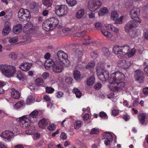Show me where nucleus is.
Returning a JSON list of instances; mask_svg holds the SVG:
<instances>
[{
	"label": "nucleus",
	"mask_w": 148,
	"mask_h": 148,
	"mask_svg": "<svg viewBox=\"0 0 148 148\" xmlns=\"http://www.w3.org/2000/svg\"><path fill=\"white\" fill-rule=\"evenodd\" d=\"M96 72L99 79L102 81H106L108 79L110 84L109 88L112 91H116L122 90L125 86L124 81L125 79V75L119 71H116L112 73L109 78V73L105 71L101 67L98 66Z\"/></svg>",
	"instance_id": "1"
},
{
	"label": "nucleus",
	"mask_w": 148,
	"mask_h": 148,
	"mask_svg": "<svg viewBox=\"0 0 148 148\" xmlns=\"http://www.w3.org/2000/svg\"><path fill=\"white\" fill-rule=\"evenodd\" d=\"M0 71L8 77H12L16 72V67L14 66L7 64H0Z\"/></svg>",
	"instance_id": "2"
},
{
	"label": "nucleus",
	"mask_w": 148,
	"mask_h": 148,
	"mask_svg": "<svg viewBox=\"0 0 148 148\" xmlns=\"http://www.w3.org/2000/svg\"><path fill=\"white\" fill-rule=\"evenodd\" d=\"M19 20L21 21H28L31 17L30 12L27 9L21 8L18 13Z\"/></svg>",
	"instance_id": "3"
},
{
	"label": "nucleus",
	"mask_w": 148,
	"mask_h": 148,
	"mask_svg": "<svg viewBox=\"0 0 148 148\" xmlns=\"http://www.w3.org/2000/svg\"><path fill=\"white\" fill-rule=\"evenodd\" d=\"M16 120L20 126L23 128L28 127L30 126L31 123H32V121L29 119L28 115L22 116L17 119Z\"/></svg>",
	"instance_id": "4"
},
{
	"label": "nucleus",
	"mask_w": 148,
	"mask_h": 148,
	"mask_svg": "<svg viewBox=\"0 0 148 148\" xmlns=\"http://www.w3.org/2000/svg\"><path fill=\"white\" fill-rule=\"evenodd\" d=\"M101 2L99 0H90L88 2V8L91 11H94L101 7Z\"/></svg>",
	"instance_id": "5"
},
{
	"label": "nucleus",
	"mask_w": 148,
	"mask_h": 148,
	"mask_svg": "<svg viewBox=\"0 0 148 148\" xmlns=\"http://www.w3.org/2000/svg\"><path fill=\"white\" fill-rule=\"evenodd\" d=\"M68 9L67 6L64 5H57L55 8V12L60 16L66 15L68 12Z\"/></svg>",
	"instance_id": "6"
},
{
	"label": "nucleus",
	"mask_w": 148,
	"mask_h": 148,
	"mask_svg": "<svg viewBox=\"0 0 148 148\" xmlns=\"http://www.w3.org/2000/svg\"><path fill=\"white\" fill-rule=\"evenodd\" d=\"M57 56L60 62H62L64 64L68 65L69 64V61L67 59L68 55L63 51H60L58 52Z\"/></svg>",
	"instance_id": "7"
},
{
	"label": "nucleus",
	"mask_w": 148,
	"mask_h": 148,
	"mask_svg": "<svg viewBox=\"0 0 148 148\" xmlns=\"http://www.w3.org/2000/svg\"><path fill=\"white\" fill-rule=\"evenodd\" d=\"M140 9L136 7L132 9L130 12V15L132 19L136 18L137 19V21L139 23L141 22V20L140 19L138 15L139 14Z\"/></svg>",
	"instance_id": "8"
},
{
	"label": "nucleus",
	"mask_w": 148,
	"mask_h": 148,
	"mask_svg": "<svg viewBox=\"0 0 148 148\" xmlns=\"http://www.w3.org/2000/svg\"><path fill=\"white\" fill-rule=\"evenodd\" d=\"M137 20V19L130 21L125 25L124 28L126 32H129V29H132L137 27L138 24Z\"/></svg>",
	"instance_id": "9"
},
{
	"label": "nucleus",
	"mask_w": 148,
	"mask_h": 148,
	"mask_svg": "<svg viewBox=\"0 0 148 148\" xmlns=\"http://www.w3.org/2000/svg\"><path fill=\"white\" fill-rule=\"evenodd\" d=\"M63 63L57 60L56 61L53 66V71L56 73L61 72L64 69Z\"/></svg>",
	"instance_id": "10"
},
{
	"label": "nucleus",
	"mask_w": 148,
	"mask_h": 148,
	"mask_svg": "<svg viewBox=\"0 0 148 148\" xmlns=\"http://www.w3.org/2000/svg\"><path fill=\"white\" fill-rule=\"evenodd\" d=\"M14 135V134L12 131L6 130L2 133L1 136L4 141H7L13 137Z\"/></svg>",
	"instance_id": "11"
},
{
	"label": "nucleus",
	"mask_w": 148,
	"mask_h": 148,
	"mask_svg": "<svg viewBox=\"0 0 148 148\" xmlns=\"http://www.w3.org/2000/svg\"><path fill=\"white\" fill-rule=\"evenodd\" d=\"M34 29L33 24L31 22H28L23 27V31L25 33L29 34L33 32Z\"/></svg>",
	"instance_id": "12"
},
{
	"label": "nucleus",
	"mask_w": 148,
	"mask_h": 148,
	"mask_svg": "<svg viewBox=\"0 0 148 148\" xmlns=\"http://www.w3.org/2000/svg\"><path fill=\"white\" fill-rule=\"evenodd\" d=\"M103 136L104 139H105L104 142L106 145H108L112 142L113 137L112 135L109 132H106L103 134Z\"/></svg>",
	"instance_id": "13"
},
{
	"label": "nucleus",
	"mask_w": 148,
	"mask_h": 148,
	"mask_svg": "<svg viewBox=\"0 0 148 148\" xmlns=\"http://www.w3.org/2000/svg\"><path fill=\"white\" fill-rule=\"evenodd\" d=\"M38 112L36 110H35L32 112L28 116L29 119L32 123H34L37 121L38 119L37 115Z\"/></svg>",
	"instance_id": "14"
},
{
	"label": "nucleus",
	"mask_w": 148,
	"mask_h": 148,
	"mask_svg": "<svg viewBox=\"0 0 148 148\" xmlns=\"http://www.w3.org/2000/svg\"><path fill=\"white\" fill-rule=\"evenodd\" d=\"M32 65L31 63L25 62L22 63L19 66V68L22 71H26L30 69Z\"/></svg>",
	"instance_id": "15"
},
{
	"label": "nucleus",
	"mask_w": 148,
	"mask_h": 148,
	"mask_svg": "<svg viewBox=\"0 0 148 148\" xmlns=\"http://www.w3.org/2000/svg\"><path fill=\"white\" fill-rule=\"evenodd\" d=\"M48 20L51 25L52 27H53V29L56 27L59 23L58 20L55 17H51L48 19Z\"/></svg>",
	"instance_id": "16"
},
{
	"label": "nucleus",
	"mask_w": 148,
	"mask_h": 148,
	"mask_svg": "<svg viewBox=\"0 0 148 148\" xmlns=\"http://www.w3.org/2000/svg\"><path fill=\"white\" fill-rule=\"evenodd\" d=\"M15 76L19 80L22 81L25 80L27 79V76L20 71H17L16 73Z\"/></svg>",
	"instance_id": "17"
},
{
	"label": "nucleus",
	"mask_w": 148,
	"mask_h": 148,
	"mask_svg": "<svg viewBox=\"0 0 148 148\" xmlns=\"http://www.w3.org/2000/svg\"><path fill=\"white\" fill-rule=\"evenodd\" d=\"M42 26L43 29L47 31H48L50 30L53 29V27H52V26H51V25H50L48 19L44 22Z\"/></svg>",
	"instance_id": "18"
},
{
	"label": "nucleus",
	"mask_w": 148,
	"mask_h": 148,
	"mask_svg": "<svg viewBox=\"0 0 148 148\" xmlns=\"http://www.w3.org/2000/svg\"><path fill=\"white\" fill-rule=\"evenodd\" d=\"M11 96L13 98L17 99L20 96V93L19 92L15 90L14 88H12L10 90Z\"/></svg>",
	"instance_id": "19"
},
{
	"label": "nucleus",
	"mask_w": 148,
	"mask_h": 148,
	"mask_svg": "<svg viewBox=\"0 0 148 148\" xmlns=\"http://www.w3.org/2000/svg\"><path fill=\"white\" fill-rule=\"evenodd\" d=\"M11 28L10 24L8 22L5 23V25L3 29L2 34L3 35L5 36L7 35L10 32Z\"/></svg>",
	"instance_id": "20"
},
{
	"label": "nucleus",
	"mask_w": 148,
	"mask_h": 148,
	"mask_svg": "<svg viewBox=\"0 0 148 148\" xmlns=\"http://www.w3.org/2000/svg\"><path fill=\"white\" fill-rule=\"evenodd\" d=\"M85 14V11L84 9H81L77 11L75 14V17L78 19L82 18Z\"/></svg>",
	"instance_id": "21"
},
{
	"label": "nucleus",
	"mask_w": 148,
	"mask_h": 148,
	"mask_svg": "<svg viewBox=\"0 0 148 148\" xmlns=\"http://www.w3.org/2000/svg\"><path fill=\"white\" fill-rule=\"evenodd\" d=\"M48 124L47 121L44 118L40 120L38 123L39 127L41 128H45Z\"/></svg>",
	"instance_id": "22"
},
{
	"label": "nucleus",
	"mask_w": 148,
	"mask_h": 148,
	"mask_svg": "<svg viewBox=\"0 0 148 148\" xmlns=\"http://www.w3.org/2000/svg\"><path fill=\"white\" fill-rule=\"evenodd\" d=\"M130 48L127 45L121 47V54L124 55L127 54L129 52Z\"/></svg>",
	"instance_id": "23"
},
{
	"label": "nucleus",
	"mask_w": 148,
	"mask_h": 148,
	"mask_svg": "<svg viewBox=\"0 0 148 148\" xmlns=\"http://www.w3.org/2000/svg\"><path fill=\"white\" fill-rule=\"evenodd\" d=\"M22 26L21 24H18L13 27V32L15 34H18L21 31Z\"/></svg>",
	"instance_id": "24"
},
{
	"label": "nucleus",
	"mask_w": 148,
	"mask_h": 148,
	"mask_svg": "<svg viewBox=\"0 0 148 148\" xmlns=\"http://www.w3.org/2000/svg\"><path fill=\"white\" fill-rule=\"evenodd\" d=\"M53 62L51 59H47L44 63V65L46 69H48L53 65Z\"/></svg>",
	"instance_id": "25"
},
{
	"label": "nucleus",
	"mask_w": 148,
	"mask_h": 148,
	"mask_svg": "<svg viewBox=\"0 0 148 148\" xmlns=\"http://www.w3.org/2000/svg\"><path fill=\"white\" fill-rule=\"evenodd\" d=\"M121 66L125 68H128L131 64L132 63L130 61L123 60L121 61Z\"/></svg>",
	"instance_id": "26"
},
{
	"label": "nucleus",
	"mask_w": 148,
	"mask_h": 148,
	"mask_svg": "<svg viewBox=\"0 0 148 148\" xmlns=\"http://www.w3.org/2000/svg\"><path fill=\"white\" fill-rule=\"evenodd\" d=\"M95 79L93 75L90 76L87 79L86 84L88 86H91L95 82Z\"/></svg>",
	"instance_id": "27"
},
{
	"label": "nucleus",
	"mask_w": 148,
	"mask_h": 148,
	"mask_svg": "<svg viewBox=\"0 0 148 148\" xmlns=\"http://www.w3.org/2000/svg\"><path fill=\"white\" fill-rule=\"evenodd\" d=\"M53 2V0H42V4L47 8L51 7Z\"/></svg>",
	"instance_id": "28"
},
{
	"label": "nucleus",
	"mask_w": 148,
	"mask_h": 148,
	"mask_svg": "<svg viewBox=\"0 0 148 148\" xmlns=\"http://www.w3.org/2000/svg\"><path fill=\"white\" fill-rule=\"evenodd\" d=\"M145 118L146 114H145L142 113L139 115L138 116V118L140 123L142 125L144 124L145 123Z\"/></svg>",
	"instance_id": "29"
},
{
	"label": "nucleus",
	"mask_w": 148,
	"mask_h": 148,
	"mask_svg": "<svg viewBox=\"0 0 148 148\" xmlns=\"http://www.w3.org/2000/svg\"><path fill=\"white\" fill-rule=\"evenodd\" d=\"M113 52L116 54H121V47L115 46L113 48Z\"/></svg>",
	"instance_id": "30"
},
{
	"label": "nucleus",
	"mask_w": 148,
	"mask_h": 148,
	"mask_svg": "<svg viewBox=\"0 0 148 148\" xmlns=\"http://www.w3.org/2000/svg\"><path fill=\"white\" fill-rule=\"evenodd\" d=\"M108 10L107 8L104 7L101 8L98 12V14L100 16H103L108 13Z\"/></svg>",
	"instance_id": "31"
},
{
	"label": "nucleus",
	"mask_w": 148,
	"mask_h": 148,
	"mask_svg": "<svg viewBox=\"0 0 148 148\" xmlns=\"http://www.w3.org/2000/svg\"><path fill=\"white\" fill-rule=\"evenodd\" d=\"M101 32L106 37L110 38L112 36V34L110 32H108L107 30L103 29L101 30Z\"/></svg>",
	"instance_id": "32"
},
{
	"label": "nucleus",
	"mask_w": 148,
	"mask_h": 148,
	"mask_svg": "<svg viewBox=\"0 0 148 148\" xmlns=\"http://www.w3.org/2000/svg\"><path fill=\"white\" fill-rule=\"evenodd\" d=\"M73 92L75 94L77 98H79L82 96V93L77 88H74L72 90Z\"/></svg>",
	"instance_id": "33"
},
{
	"label": "nucleus",
	"mask_w": 148,
	"mask_h": 148,
	"mask_svg": "<svg viewBox=\"0 0 148 148\" xmlns=\"http://www.w3.org/2000/svg\"><path fill=\"white\" fill-rule=\"evenodd\" d=\"M25 105L24 102L23 101H20L19 102H17L14 106V108L16 109L20 108L23 106H24Z\"/></svg>",
	"instance_id": "34"
},
{
	"label": "nucleus",
	"mask_w": 148,
	"mask_h": 148,
	"mask_svg": "<svg viewBox=\"0 0 148 148\" xmlns=\"http://www.w3.org/2000/svg\"><path fill=\"white\" fill-rule=\"evenodd\" d=\"M102 52L103 55L106 56V57L109 56L110 53L109 49L106 47H103L102 49Z\"/></svg>",
	"instance_id": "35"
},
{
	"label": "nucleus",
	"mask_w": 148,
	"mask_h": 148,
	"mask_svg": "<svg viewBox=\"0 0 148 148\" xmlns=\"http://www.w3.org/2000/svg\"><path fill=\"white\" fill-rule=\"evenodd\" d=\"M135 78H138V77L143 75V71L141 70H137L134 72Z\"/></svg>",
	"instance_id": "36"
},
{
	"label": "nucleus",
	"mask_w": 148,
	"mask_h": 148,
	"mask_svg": "<svg viewBox=\"0 0 148 148\" xmlns=\"http://www.w3.org/2000/svg\"><path fill=\"white\" fill-rule=\"evenodd\" d=\"M106 67L111 69H114L115 68V64L113 61H110L107 63Z\"/></svg>",
	"instance_id": "37"
},
{
	"label": "nucleus",
	"mask_w": 148,
	"mask_h": 148,
	"mask_svg": "<svg viewBox=\"0 0 148 148\" xmlns=\"http://www.w3.org/2000/svg\"><path fill=\"white\" fill-rule=\"evenodd\" d=\"M34 99L31 95L29 96L26 100V103L27 105H30L34 101Z\"/></svg>",
	"instance_id": "38"
},
{
	"label": "nucleus",
	"mask_w": 148,
	"mask_h": 148,
	"mask_svg": "<svg viewBox=\"0 0 148 148\" xmlns=\"http://www.w3.org/2000/svg\"><path fill=\"white\" fill-rule=\"evenodd\" d=\"M74 77L75 79L77 80L79 79L81 77V74L77 70H75L73 73Z\"/></svg>",
	"instance_id": "39"
},
{
	"label": "nucleus",
	"mask_w": 148,
	"mask_h": 148,
	"mask_svg": "<svg viewBox=\"0 0 148 148\" xmlns=\"http://www.w3.org/2000/svg\"><path fill=\"white\" fill-rule=\"evenodd\" d=\"M82 122L80 121H77L74 123V128L75 129H78L81 126Z\"/></svg>",
	"instance_id": "40"
},
{
	"label": "nucleus",
	"mask_w": 148,
	"mask_h": 148,
	"mask_svg": "<svg viewBox=\"0 0 148 148\" xmlns=\"http://www.w3.org/2000/svg\"><path fill=\"white\" fill-rule=\"evenodd\" d=\"M66 2L71 7L77 4V2L75 0H66Z\"/></svg>",
	"instance_id": "41"
},
{
	"label": "nucleus",
	"mask_w": 148,
	"mask_h": 148,
	"mask_svg": "<svg viewBox=\"0 0 148 148\" xmlns=\"http://www.w3.org/2000/svg\"><path fill=\"white\" fill-rule=\"evenodd\" d=\"M95 66V64L94 62H90L86 66V69H92Z\"/></svg>",
	"instance_id": "42"
},
{
	"label": "nucleus",
	"mask_w": 148,
	"mask_h": 148,
	"mask_svg": "<svg viewBox=\"0 0 148 148\" xmlns=\"http://www.w3.org/2000/svg\"><path fill=\"white\" fill-rule=\"evenodd\" d=\"M36 84L38 86L42 85L44 82L42 79L41 78H38L36 80Z\"/></svg>",
	"instance_id": "43"
},
{
	"label": "nucleus",
	"mask_w": 148,
	"mask_h": 148,
	"mask_svg": "<svg viewBox=\"0 0 148 148\" xmlns=\"http://www.w3.org/2000/svg\"><path fill=\"white\" fill-rule=\"evenodd\" d=\"M111 18L113 20L116 19L118 17V15L116 12L113 11L111 13Z\"/></svg>",
	"instance_id": "44"
},
{
	"label": "nucleus",
	"mask_w": 148,
	"mask_h": 148,
	"mask_svg": "<svg viewBox=\"0 0 148 148\" xmlns=\"http://www.w3.org/2000/svg\"><path fill=\"white\" fill-rule=\"evenodd\" d=\"M38 4L34 2H33L30 3L29 5L30 8L33 10L37 8Z\"/></svg>",
	"instance_id": "45"
},
{
	"label": "nucleus",
	"mask_w": 148,
	"mask_h": 148,
	"mask_svg": "<svg viewBox=\"0 0 148 148\" xmlns=\"http://www.w3.org/2000/svg\"><path fill=\"white\" fill-rule=\"evenodd\" d=\"M136 52V50L134 48L132 49L131 50H129V52L127 54L128 56L129 57H131L133 56L135 54Z\"/></svg>",
	"instance_id": "46"
},
{
	"label": "nucleus",
	"mask_w": 148,
	"mask_h": 148,
	"mask_svg": "<svg viewBox=\"0 0 148 148\" xmlns=\"http://www.w3.org/2000/svg\"><path fill=\"white\" fill-rule=\"evenodd\" d=\"M9 58L12 60L15 59L17 57V54L14 52L11 53L9 55Z\"/></svg>",
	"instance_id": "47"
},
{
	"label": "nucleus",
	"mask_w": 148,
	"mask_h": 148,
	"mask_svg": "<svg viewBox=\"0 0 148 148\" xmlns=\"http://www.w3.org/2000/svg\"><path fill=\"white\" fill-rule=\"evenodd\" d=\"M54 90L53 88L51 87H47L46 88V92L49 93H52Z\"/></svg>",
	"instance_id": "48"
},
{
	"label": "nucleus",
	"mask_w": 148,
	"mask_h": 148,
	"mask_svg": "<svg viewBox=\"0 0 148 148\" xmlns=\"http://www.w3.org/2000/svg\"><path fill=\"white\" fill-rule=\"evenodd\" d=\"M99 129L95 128L92 129L90 132L91 134H97L99 133Z\"/></svg>",
	"instance_id": "49"
},
{
	"label": "nucleus",
	"mask_w": 148,
	"mask_h": 148,
	"mask_svg": "<svg viewBox=\"0 0 148 148\" xmlns=\"http://www.w3.org/2000/svg\"><path fill=\"white\" fill-rule=\"evenodd\" d=\"M34 128L32 129L31 127L26 130L25 131L26 133L29 135H32L33 133Z\"/></svg>",
	"instance_id": "50"
},
{
	"label": "nucleus",
	"mask_w": 148,
	"mask_h": 148,
	"mask_svg": "<svg viewBox=\"0 0 148 148\" xmlns=\"http://www.w3.org/2000/svg\"><path fill=\"white\" fill-rule=\"evenodd\" d=\"M18 39L16 37H14L9 40V42L11 43H15L17 42Z\"/></svg>",
	"instance_id": "51"
},
{
	"label": "nucleus",
	"mask_w": 148,
	"mask_h": 148,
	"mask_svg": "<svg viewBox=\"0 0 148 148\" xmlns=\"http://www.w3.org/2000/svg\"><path fill=\"white\" fill-rule=\"evenodd\" d=\"M135 79L138 83H141L143 82L144 80V78L143 77V75L138 77V78H136Z\"/></svg>",
	"instance_id": "52"
},
{
	"label": "nucleus",
	"mask_w": 148,
	"mask_h": 148,
	"mask_svg": "<svg viewBox=\"0 0 148 148\" xmlns=\"http://www.w3.org/2000/svg\"><path fill=\"white\" fill-rule=\"evenodd\" d=\"M99 115L100 117L102 118L106 119L107 118H108V116L106 114L103 112H100L99 114Z\"/></svg>",
	"instance_id": "53"
},
{
	"label": "nucleus",
	"mask_w": 148,
	"mask_h": 148,
	"mask_svg": "<svg viewBox=\"0 0 148 148\" xmlns=\"http://www.w3.org/2000/svg\"><path fill=\"white\" fill-rule=\"evenodd\" d=\"M123 18V16H121L120 18H118L117 20H116V21L115 22V24H121L122 23V20Z\"/></svg>",
	"instance_id": "54"
},
{
	"label": "nucleus",
	"mask_w": 148,
	"mask_h": 148,
	"mask_svg": "<svg viewBox=\"0 0 148 148\" xmlns=\"http://www.w3.org/2000/svg\"><path fill=\"white\" fill-rule=\"evenodd\" d=\"M56 126L55 125L52 124L49 125L48 127V129L49 130H53L56 129Z\"/></svg>",
	"instance_id": "55"
},
{
	"label": "nucleus",
	"mask_w": 148,
	"mask_h": 148,
	"mask_svg": "<svg viewBox=\"0 0 148 148\" xmlns=\"http://www.w3.org/2000/svg\"><path fill=\"white\" fill-rule=\"evenodd\" d=\"M72 78L69 77H67L65 80L66 82L69 84H70L72 83Z\"/></svg>",
	"instance_id": "56"
},
{
	"label": "nucleus",
	"mask_w": 148,
	"mask_h": 148,
	"mask_svg": "<svg viewBox=\"0 0 148 148\" xmlns=\"http://www.w3.org/2000/svg\"><path fill=\"white\" fill-rule=\"evenodd\" d=\"M95 27L98 29H100L102 27V24L101 23L99 22H97L95 24Z\"/></svg>",
	"instance_id": "57"
},
{
	"label": "nucleus",
	"mask_w": 148,
	"mask_h": 148,
	"mask_svg": "<svg viewBox=\"0 0 148 148\" xmlns=\"http://www.w3.org/2000/svg\"><path fill=\"white\" fill-rule=\"evenodd\" d=\"M143 37L145 40H148V31L146 30L144 31L143 34Z\"/></svg>",
	"instance_id": "58"
},
{
	"label": "nucleus",
	"mask_w": 148,
	"mask_h": 148,
	"mask_svg": "<svg viewBox=\"0 0 148 148\" xmlns=\"http://www.w3.org/2000/svg\"><path fill=\"white\" fill-rule=\"evenodd\" d=\"M92 57L94 59L97 58L98 56V54L96 51H94L91 54Z\"/></svg>",
	"instance_id": "59"
},
{
	"label": "nucleus",
	"mask_w": 148,
	"mask_h": 148,
	"mask_svg": "<svg viewBox=\"0 0 148 148\" xmlns=\"http://www.w3.org/2000/svg\"><path fill=\"white\" fill-rule=\"evenodd\" d=\"M101 87V84L100 83L96 84L94 86L95 88L97 90H99Z\"/></svg>",
	"instance_id": "60"
},
{
	"label": "nucleus",
	"mask_w": 148,
	"mask_h": 148,
	"mask_svg": "<svg viewBox=\"0 0 148 148\" xmlns=\"http://www.w3.org/2000/svg\"><path fill=\"white\" fill-rule=\"evenodd\" d=\"M60 137V138L63 140H66L67 138L66 134L64 133H62Z\"/></svg>",
	"instance_id": "61"
},
{
	"label": "nucleus",
	"mask_w": 148,
	"mask_h": 148,
	"mask_svg": "<svg viewBox=\"0 0 148 148\" xmlns=\"http://www.w3.org/2000/svg\"><path fill=\"white\" fill-rule=\"evenodd\" d=\"M40 137V134L38 133H35L34 134V138L35 140L38 139Z\"/></svg>",
	"instance_id": "62"
},
{
	"label": "nucleus",
	"mask_w": 148,
	"mask_h": 148,
	"mask_svg": "<svg viewBox=\"0 0 148 148\" xmlns=\"http://www.w3.org/2000/svg\"><path fill=\"white\" fill-rule=\"evenodd\" d=\"M56 96L58 98H60L62 97L63 95V93L61 91H59L56 93Z\"/></svg>",
	"instance_id": "63"
},
{
	"label": "nucleus",
	"mask_w": 148,
	"mask_h": 148,
	"mask_svg": "<svg viewBox=\"0 0 148 148\" xmlns=\"http://www.w3.org/2000/svg\"><path fill=\"white\" fill-rule=\"evenodd\" d=\"M143 93L145 95L148 94V87H146L144 88L143 89Z\"/></svg>",
	"instance_id": "64"
}]
</instances>
